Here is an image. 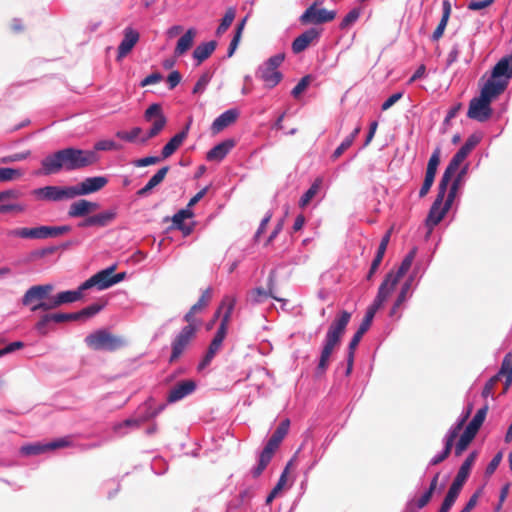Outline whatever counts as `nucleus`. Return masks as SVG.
<instances>
[{"instance_id": "nucleus-27", "label": "nucleus", "mask_w": 512, "mask_h": 512, "mask_svg": "<svg viewBox=\"0 0 512 512\" xmlns=\"http://www.w3.org/2000/svg\"><path fill=\"white\" fill-rule=\"evenodd\" d=\"M319 31L315 28H310L300 34L292 42V51L295 54L304 51L314 40L319 37Z\"/></svg>"}, {"instance_id": "nucleus-8", "label": "nucleus", "mask_w": 512, "mask_h": 512, "mask_svg": "<svg viewBox=\"0 0 512 512\" xmlns=\"http://www.w3.org/2000/svg\"><path fill=\"white\" fill-rule=\"evenodd\" d=\"M512 78V56L501 58L492 70L490 79L485 83L486 86L499 88V94H502L507 88Z\"/></svg>"}, {"instance_id": "nucleus-14", "label": "nucleus", "mask_w": 512, "mask_h": 512, "mask_svg": "<svg viewBox=\"0 0 512 512\" xmlns=\"http://www.w3.org/2000/svg\"><path fill=\"white\" fill-rule=\"evenodd\" d=\"M117 265L113 264L99 272L95 273L89 279L81 284V289L97 288V290H106L113 286L112 273L115 271Z\"/></svg>"}, {"instance_id": "nucleus-58", "label": "nucleus", "mask_w": 512, "mask_h": 512, "mask_svg": "<svg viewBox=\"0 0 512 512\" xmlns=\"http://www.w3.org/2000/svg\"><path fill=\"white\" fill-rule=\"evenodd\" d=\"M169 167L165 166L160 168L147 182V184L153 189L159 185L168 173Z\"/></svg>"}, {"instance_id": "nucleus-55", "label": "nucleus", "mask_w": 512, "mask_h": 512, "mask_svg": "<svg viewBox=\"0 0 512 512\" xmlns=\"http://www.w3.org/2000/svg\"><path fill=\"white\" fill-rule=\"evenodd\" d=\"M212 297V290L211 288H207L205 291H203L202 295L198 299V301L191 307L192 312H199L202 309H204Z\"/></svg>"}, {"instance_id": "nucleus-20", "label": "nucleus", "mask_w": 512, "mask_h": 512, "mask_svg": "<svg viewBox=\"0 0 512 512\" xmlns=\"http://www.w3.org/2000/svg\"><path fill=\"white\" fill-rule=\"evenodd\" d=\"M53 288L52 284L35 285L30 287L22 297V304L24 306H29L36 301L41 303L43 299L48 297Z\"/></svg>"}, {"instance_id": "nucleus-53", "label": "nucleus", "mask_w": 512, "mask_h": 512, "mask_svg": "<svg viewBox=\"0 0 512 512\" xmlns=\"http://www.w3.org/2000/svg\"><path fill=\"white\" fill-rule=\"evenodd\" d=\"M321 180L317 179L310 188L302 195L299 201V205L301 207H305L312 200V198L316 195L320 188Z\"/></svg>"}, {"instance_id": "nucleus-63", "label": "nucleus", "mask_w": 512, "mask_h": 512, "mask_svg": "<svg viewBox=\"0 0 512 512\" xmlns=\"http://www.w3.org/2000/svg\"><path fill=\"white\" fill-rule=\"evenodd\" d=\"M412 281H413V279L409 278L408 280H406L403 283L401 290L396 299V300H398V304H404V302L408 299V296H409L408 294L411 289Z\"/></svg>"}, {"instance_id": "nucleus-60", "label": "nucleus", "mask_w": 512, "mask_h": 512, "mask_svg": "<svg viewBox=\"0 0 512 512\" xmlns=\"http://www.w3.org/2000/svg\"><path fill=\"white\" fill-rule=\"evenodd\" d=\"M193 216V213L189 209H182L178 211L172 218L174 225L179 228L183 229L182 224L185 219L190 218Z\"/></svg>"}, {"instance_id": "nucleus-1", "label": "nucleus", "mask_w": 512, "mask_h": 512, "mask_svg": "<svg viewBox=\"0 0 512 512\" xmlns=\"http://www.w3.org/2000/svg\"><path fill=\"white\" fill-rule=\"evenodd\" d=\"M98 161V155L93 150H83L74 147H67L58 150L42 161V171L44 175H51L65 171L80 170Z\"/></svg>"}, {"instance_id": "nucleus-17", "label": "nucleus", "mask_w": 512, "mask_h": 512, "mask_svg": "<svg viewBox=\"0 0 512 512\" xmlns=\"http://www.w3.org/2000/svg\"><path fill=\"white\" fill-rule=\"evenodd\" d=\"M197 384L192 379H187L176 383L168 392L167 403L178 402L196 390Z\"/></svg>"}, {"instance_id": "nucleus-43", "label": "nucleus", "mask_w": 512, "mask_h": 512, "mask_svg": "<svg viewBox=\"0 0 512 512\" xmlns=\"http://www.w3.org/2000/svg\"><path fill=\"white\" fill-rule=\"evenodd\" d=\"M361 131V127L357 126L342 142L341 144L335 149V151L332 154L333 159L339 158L348 148L351 147L353 144L355 138L358 136V134Z\"/></svg>"}, {"instance_id": "nucleus-48", "label": "nucleus", "mask_w": 512, "mask_h": 512, "mask_svg": "<svg viewBox=\"0 0 512 512\" xmlns=\"http://www.w3.org/2000/svg\"><path fill=\"white\" fill-rule=\"evenodd\" d=\"M235 15H236V10L235 8L233 7H229L222 20H221V23L219 24L217 30H216V35L217 36H220L222 35L223 33H225L227 31V29L230 27V25L232 24V22L234 21L235 19Z\"/></svg>"}, {"instance_id": "nucleus-38", "label": "nucleus", "mask_w": 512, "mask_h": 512, "mask_svg": "<svg viewBox=\"0 0 512 512\" xmlns=\"http://www.w3.org/2000/svg\"><path fill=\"white\" fill-rule=\"evenodd\" d=\"M442 8H443V13H442L441 20H440L438 26L436 27V29L434 30L432 37H431L433 41H437L443 36V33L445 31V28L447 26V23H448L450 14H451L452 8H451L450 1L443 0Z\"/></svg>"}, {"instance_id": "nucleus-5", "label": "nucleus", "mask_w": 512, "mask_h": 512, "mask_svg": "<svg viewBox=\"0 0 512 512\" xmlns=\"http://www.w3.org/2000/svg\"><path fill=\"white\" fill-rule=\"evenodd\" d=\"M86 345L96 351H115L126 345L124 338L112 334L107 329H99L85 338Z\"/></svg>"}, {"instance_id": "nucleus-36", "label": "nucleus", "mask_w": 512, "mask_h": 512, "mask_svg": "<svg viewBox=\"0 0 512 512\" xmlns=\"http://www.w3.org/2000/svg\"><path fill=\"white\" fill-rule=\"evenodd\" d=\"M189 126H187L184 130L175 134L163 147L162 149V158L166 159L170 157L183 143L188 134Z\"/></svg>"}, {"instance_id": "nucleus-4", "label": "nucleus", "mask_w": 512, "mask_h": 512, "mask_svg": "<svg viewBox=\"0 0 512 512\" xmlns=\"http://www.w3.org/2000/svg\"><path fill=\"white\" fill-rule=\"evenodd\" d=\"M499 88L484 85L480 96L470 101L467 115L470 119L485 122L492 115L491 102L498 97Z\"/></svg>"}, {"instance_id": "nucleus-42", "label": "nucleus", "mask_w": 512, "mask_h": 512, "mask_svg": "<svg viewBox=\"0 0 512 512\" xmlns=\"http://www.w3.org/2000/svg\"><path fill=\"white\" fill-rule=\"evenodd\" d=\"M462 488L451 484L448 489V492L442 502V505L439 509V512H449L451 507L454 505L457 500Z\"/></svg>"}, {"instance_id": "nucleus-11", "label": "nucleus", "mask_w": 512, "mask_h": 512, "mask_svg": "<svg viewBox=\"0 0 512 512\" xmlns=\"http://www.w3.org/2000/svg\"><path fill=\"white\" fill-rule=\"evenodd\" d=\"M86 289H81V285L76 290H67L62 291L56 294L50 302H41L35 304L31 307V311L35 312L37 310H49L53 308H57L62 304L73 303L82 298V293Z\"/></svg>"}, {"instance_id": "nucleus-29", "label": "nucleus", "mask_w": 512, "mask_h": 512, "mask_svg": "<svg viewBox=\"0 0 512 512\" xmlns=\"http://www.w3.org/2000/svg\"><path fill=\"white\" fill-rule=\"evenodd\" d=\"M477 453L475 451L471 452L467 458L464 460L462 465L460 466L456 477L454 478L452 484L458 486L460 488L463 487L464 483L469 477L471 468L476 460Z\"/></svg>"}, {"instance_id": "nucleus-28", "label": "nucleus", "mask_w": 512, "mask_h": 512, "mask_svg": "<svg viewBox=\"0 0 512 512\" xmlns=\"http://www.w3.org/2000/svg\"><path fill=\"white\" fill-rule=\"evenodd\" d=\"M68 316L66 313H53V314H45L43 315L39 321L36 323V330L41 335H46L50 331L51 323H62L68 321Z\"/></svg>"}, {"instance_id": "nucleus-15", "label": "nucleus", "mask_w": 512, "mask_h": 512, "mask_svg": "<svg viewBox=\"0 0 512 512\" xmlns=\"http://www.w3.org/2000/svg\"><path fill=\"white\" fill-rule=\"evenodd\" d=\"M108 183L104 176H94L85 178L82 182L72 186L73 196H84L101 190Z\"/></svg>"}, {"instance_id": "nucleus-2", "label": "nucleus", "mask_w": 512, "mask_h": 512, "mask_svg": "<svg viewBox=\"0 0 512 512\" xmlns=\"http://www.w3.org/2000/svg\"><path fill=\"white\" fill-rule=\"evenodd\" d=\"M350 319L351 313L343 310L337 314L330 324L323 340L319 361L315 369L316 377H321L325 374L329 366L333 350L340 343L341 337L343 336Z\"/></svg>"}, {"instance_id": "nucleus-57", "label": "nucleus", "mask_w": 512, "mask_h": 512, "mask_svg": "<svg viewBox=\"0 0 512 512\" xmlns=\"http://www.w3.org/2000/svg\"><path fill=\"white\" fill-rule=\"evenodd\" d=\"M463 425L461 422H457L448 430L444 442L446 444H449L450 446H453L454 440L459 435L460 431L462 430Z\"/></svg>"}, {"instance_id": "nucleus-21", "label": "nucleus", "mask_w": 512, "mask_h": 512, "mask_svg": "<svg viewBox=\"0 0 512 512\" xmlns=\"http://www.w3.org/2000/svg\"><path fill=\"white\" fill-rule=\"evenodd\" d=\"M416 248H413L402 260L401 265L399 266L398 270L396 272H389L386 277L385 281L389 282L392 286L396 287L399 280L408 272V270L411 268V265L414 261V258L416 256Z\"/></svg>"}, {"instance_id": "nucleus-18", "label": "nucleus", "mask_w": 512, "mask_h": 512, "mask_svg": "<svg viewBox=\"0 0 512 512\" xmlns=\"http://www.w3.org/2000/svg\"><path fill=\"white\" fill-rule=\"evenodd\" d=\"M336 16L335 11H329L324 8L317 9L315 5L310 6L301 15L300 20L303 23L321 24L332 21Z\"/></svg>"}, {"instance_id": "nucleus-40", "label": "nucleus", "mask_w": 512, "mask_h": 512, "mask_svg": "<svg viewBox=\"0 0 512 512\" xmlns=\"http://www.w3.org/2000/svg\"><path fill=\"white\" fill-rule=\"evenodd\" d=\"M364 334H365L364 332H362L361 330L357 329V331L355 332V334L353 335V337H352V339H351V341L349 343L348 354H347V368H346V371H345V374L347 376L352 371L353 362H354V352H355V349L358 346V344L361 341V339H362Z\"/></svg>"}, {"instance_id": "nucleus-44", "label": "nucleus", "mask_w": 512, "mask_h": 512, "mask_svg": "<svg viewBox=\"0 0 512 512\" xmlns=\"http://www.w3.org/2000/svg\"><path fill=\"white\" fill-rule=\"evenodd\" d=\"M145 421V419L142 418H130L126 419L123 422H120L118 424H115L113 429L114 432L117 433L120 436H123L127 433V431H124V429H136L139 428L142 424V422Z\"/></svg>"}, {"instance_id": "nucleus-56", "label": "nucleus", "mask_w": 512, "mask_h": 512, "mask_svg": "<svg viewBox=\"0 0 512 512\" xmlns=\"http://www.w3.org/2000/svg\"><path fill=\"white\" fill-rule=\"evenodd\" d=\"M361 11L358 8H353L350 10L346 16L343 18L340 24L341 29L349 28L351 25H353L358 18L360 17Z\"/></svg>"}, {"instance_id": "nucleus-22", "label": "nucleus", "mask_w": 512, "mask_h": 512, "mask_svg": "<svg viewBox=\"0 0 512 512\" xmlns=\"http://www.w3.org/2000/svg\"><path fill=\"white\" fill-rule=\"evenodd\" d=\"M116 215L117 213L115 209L105 210L101 213L87 217L85 220L80 222L78 226L82 228L91 226L105 227L116 218Z\"/></svg>"}, {"instance_id": "nucleus-50", "label": "nucleus", "mask_w": 512, "mask_h": 512, "mask_svg": "<svg viewBox=\"0 0 512 512\" xmlns=\"http://www.w3.org/2000/svg\"><path fill=\"white\" fill-rule=\"evenodd\" d=\"M475 434L469 432L467 429L464 430L455 446V455L460 456L468 447L470 442L474 439Z\"/></svg>"}, {"instance_id": "nucleus-30", "label": "nucleus", "mask_w": 512, "mask_h": 512, "mask_svg": "<svg viewBox=\"0 0 512 512\" xmlns=\"http://www.w3.org/2000/svg\"><path fill=\"white\" fill-rule=\"evenodd\" d=\"M394 289V286H392L389 282L383 280L378 289L377 296L375 297L373 303L369 306L367 311L373 312V314L375 315L376 312L383 305V303L388 299V297L390 296Z\"/></svg>"}, {"instance_id": "nucleus-26", "label": "nucleus", "mask_w": 512, "mask_h": 512, "mask_svg": "<svg viewBox=\"0 0 512 512\" xmlns=\"http://www.w3.org/2000/svg\"><path fill=\"white\" fill-rule=\"evenodd\" d=\"M465 159L466 157L459 151L454 154L440 180L439 187H442V190L447 189L451 177L459 170L460 165Z\"/></svg>"}, {"instance_id": "nucleus-54", "label": "nucleus", "mask_w": 512, "mask_h": 512, "mask_svg": "<svg viewBox=\"0 0 512 512\" xmlns=\"http://www.w3.org/2000/svg\"><path fill=\"white\" fill-rule=\"evenodd\" d=\"M292 460L288 463V465L286 466L284 472L281 474L276 486L272 489V491L269 493V495L267 496L266 498V503L267 504H270L273 499L277 496L278 492L282 489V487L285 485L286 483V475H287V470L291 464Z\"/></svg>"}, {"instance_id": "nucleus-23", "label": "nucleus", "mask_w": 512, "mask_h": 512, "mask_svg": "<svg viewBox=\"0 0 512 512\" xmlns=\"http://www.w3.org/2000/svg\"><path fill=\"white\" fill-rule=\"evenodd\" d=\"M98 208L99 204L96 202H91L86 199H79L69 206L68 216L70 218L85 217Z\"/></svg>"}, {"instance_id": "nucleus-6", "label": "nucleus", "mask_w": 512, "mask_h": 512, "mask_svg": "<svg viewBox=\"0 0 512 512\" xmlns=\"http://www.w3.org/2000/svg\"><path fill=\"white\" fill-rule=\"evenodd\" d=\"M235 304L236 298L234 296L227 295L223 298L221 305L216 312V316H218L221 312H223V316L221 319V323L216 331V334L214 335L208 347V350H210L211 353H217L222 346V343L226 336L227 326L230 321V317L234 310Z\"/></svg>"}, {"instance_id": "nucleus-19", "label": "nucleus", "mask_w": 512, "mask_h": 512, "mask_svg": "<svg viewBox=\"0 0 512 512\" xmlns=\"http://www.w3.org/2000/svg\"><path fill=\"white\" fill-rule=\"evenodd\" d=\"M21 197V192L16 189H9L0 192V214L9 212H23L26 207L18 203H10Z\"/></svg>"}, {"instance_id": "nucleus-16", "label": "nucleus", "mask_w": 512, "mask_h": 512, "mask_svg": "<svg viewBox=\"0 0 512 512\" xmlns=\"http://www.w3.org/2000/svg\"><path fill=\"white\" fill-rule=\"evenodd\" d=\"M70 445V441L68 437H63L56 439L54 441L48 443H34L28 444L21 447V453L23 455H39L45 453L50 450H55L63 447H67Z\"/></svg>"}, {"instance_id": "nucleus-31", "label": "nucleus", "mask_w": 512, "mask_h": 512, "mask_svg": "<svg viewBox=\"0 0 512 512\" xmlns=\"http://www.w3.org/2000/svg\"><path fill=\"white\" fill-rule=\"evenodd\" d=\"M9 235L23 239H47L45 226H38L33 228H16L11 230Z\"/></svg>"}, {"instance_id": "nucleus-33", "label": "nucleus", "mask_w": 512, "mask_h": 512, "mask_svg": "<svg viewBox=\"0 0 512 512\" xmlns=\"http://www.w3.org/2000/svg\"><path fill=\"white\" fill-rule=\"evenodd\" d=\"M233 147L234 142L232 140H225L210 149L206 155V159L208 161L220 162L227 156Z\"/></svg>"}, {"instance_id": "nucleus-62", "label": "nucleus", "mask_w": 512, "mask_h": 512, "mask_svg": "<svg viewBox=\"0 0 512 512\" xmlns=\"http://www.w3.org/2000/svg\"><path fill=\"white\" fill-rule=\"evenodd\" d=\"M452 446L444 442V448L441 452L437 453L431 460L430 465H437L443 462L450 454Z\"/></svg>"}, {"instance_id": "nucleus-24", "label": "nucleus", "mask_w": 512, "mask_h": 512, "mask_svg": "<svg viewBox=\"0 0 512 512\" xmlns=\"http://www.w3.org/2000/svg\"><path fill=\"white\" fill-rule=\"evenodd\" d=\"M139 37V33L135 29L131 27L124 29V37L118 46V60L130 53V51L138 42Z\"/></svg>"}, {"instance_id": "nucleus-37", "label": "nucleus", "mask_w": 512, "mask_h": 512, "mask_svg": "<svg viewBox=\"0 0 512 512\" xmlns=\"http://www.w3.org/2000/svg\"><path fill=\"white\" fill-rule=\"evenodd\" d=\"M216 46L217 43L213 40L199 44L193 51V58L196 60V64L200 65L209 58L216 49Z\"/></svg>"}, {"instance_id": "nucleus-46", "label": "nucleus", "mask_w": 512, "mask_h": 512, "mask_svg": "<svg viewBox=\"0 0 512 512\" xmlns=\"http://www.w3.org/2000/svg\"><path fill=\"white\" fill-rule=\"evenodd\" d=\"M270 297L274 298L277 301H285L284 299L272 295L271 290L267 291L263 288H255L250 293L251 301L256 304L263 303Z\"/></svg>"}, {"instance_id": "nucleus-51", "label": "nucleus", "mask_w": 512, "mask_h": 512, "mask_svg": "<svg viewBox=\"0 0 512 512\" xmlns=\"http://www.w3.org/2000/svg\"><path fill=\"white\" fill-rule=\"evenodd\" d=\"M440 156H441V149L439 147H437L433 151V153L428 161L425 175L435 177L436 172H437V167L440 163Z\"/></svg>"}, {"instance_id": "nucleus-34", "label": "nucleus", "mask_w": 512, "mask_h": 512, "mask_svg": "<svg viewBox=\"0 0 512 512\" xmlns=\"http://www.w3.org/2000/svg\"><path fill=\"white\" fill-rule=\"evenodd\" d=\"M197 31L195 28H189L177 41L174 54L176 57L182 56L193 46Z\"/></svg>"}, {"instance_id": "nucleus-13", "label": "nucleus", "mask_w": 512, "mask_h": 512, "mask_svg": "<svg viewBox=\"0 0 512 512\" xmlns=\"http://www.w3.org/2000/svg\"><path fill=\"white\" fill-rule=\"evenodd\" d=\"M33 194L38 199L54 202L74 198L72 186H45L35 189Z\"/></svg>"}, {"instance_id": "nucleus-45", "label": "nucleus", "mask_w": 512, "mask_h": 512, "mask_svg": "<svg viewBox=\"0 0 512 512\" xmlns=\"http://www.w3.org/2000/svg\"><path fill=\"white\" fill-rule=\"evenodd\" d=\"M438 479H439V473L435 474L434 477L432 478L431 482H430V485H429V488L420 496V498L417 500V507L419 509L423 508L424 506L427 505V503L430 501L436 487H437V484H438Z\"/></svg>"}, {"instance_id": "nucleus-47", "label": "nucleus", "mask_w": 512, "mask_h": 512, "mask_svg": "<svg viewBox=\"0 0 512 512\" xmlns=\"http://www.w3.org/2000/svg\"><path fill=\"white\" fill-rule=\"evenodd\" d=\"M487 413V407L479 409L472 420L467 425L466 429L476 435L479 428L482 426Z\"/></svg>"}, {"instance_id": "nucleus-32", "label": "nucleus", "mask_w": 512, "mask_h": 512, "mask_svg": "<svg viewBox=\"0 0 512 512\" xmlns=\"http://www.w3.org/2000/svg\"><path fill=\"white\" fill-rule=\"evenodd\" d=\"M238 117V111L235 109H229L220 114L212 123L211 129L214 133H219L226 127L236 121Z\"/></svg>"}, {"instance_id": "nucleus-52", "label": "nucleus", "mask_w": 512, "mask_h": 512, "mask_svg": "<svg viewBox=\"0 0 512 512\" xmlns=\"http://www.w3.org/2000/svg\"><path fill=\"white\" fill-rule=\"evenodd\" d=\"M481 137L477 134L470 135L465 143L458 150L462 153L466 158L471 153V151L480 143Z\"/></svg>"}, {"instance_id": "nucleus-49", "label": "nucleus", "mask_w": 512, "mask_h": 512, "mask_svg": "<svg viewBox=\"0 0 512 512\" xmlns=\"http://www.w3.org/2000/svg\"><path fill=\"white\" fill-rule=\"evenodd\" d=\"M142 133V129L140 127H134L130 131H117L116 137L129 142V143H135L139 142Z\"/></svg>"}, {"instance_id": "nucleus-61", "label": "nucleus", "mask_w": 512, "mask_h": 512, "mask_svg": "<svg viewBox=\"0 0 512 512\" xmlns=\"http://www.w3.org/2000/svg\"><path fill=\"white\" fill-rule=\"evenodd\" d=\"M96 151H112V150H118L119 147L113 140H100L98 141L94 146Z\"/></svg>"}, {"instance_id": "nucleus-10", "label": "nucleus", "mask_w": 512, "mask_h": 512, "mask_svg": "<svg viewBox=\"0 0 512 512\" xmlns=\"http://www.w3.org/2000/svg\"><path fill=\"white\" fill-rule=\"evenodd\" d=\"M196 332L197 325L188 324L175 335L171 342V355L169 357V363H174L181 357L192 340L195 338Z\"/></svg>"}, {"instance_id": "nucleus-64", "label": "nucleus", "mask_w": 512, "mask_h": 512, "mask_svg": "<svg viewBox=\"0 0 512 512\" xmlns=\"http://www.w3.org/2000/svg\"><path fill=\"white\" fill-rule=\"evenodd\" d=\"M310 83V77L304 76L301 80L296 84V86L292 89L291 94L293 97L297 98L301 95L302 92L306 90Z\"/></svg>"}, {"instance_id": "nucleus-3", "label": "nucleus", "mask_w": 512, "mask_h": 512, "mask_svg": "<svg viewBox=\"0 0 512 512\" xmlns=\"http://www.w3.org/2000/svg\"><path fill=\"white\" fill-rule=\"evenodd\" d=\"M467 170H468V165H465L458 172L456 178L452 182V185L450 187V190L448 192L445 202H443V200H444V196L446 193V189L442 190V187H439L437 197L434 200V202L429 210V213L427 215V218L425 220V226L428 229L426 237L430 236L434 227L437 226L442 221V219L445 217L446 213L450 209V207L456 197V194H457L458 188L461 184V181H462L464 175L467 173Z\"/></svg>"}, {"instance_id": "nucleus-25", "label": "nucleus", "mask_w": 512, "mask_h": 512, "mask_svg": "<svg viewBox=\"0 0 512 512\" xmlns=\"http://www.w3.org/2000/svg\"><path fill=\"white\" fill-rule=\"evenodd\" d=\"M465 159L466 157L459 151L454 154L440 180L439 187H442V190L447 189L451 177L459 170L460 165Z\"/></svg>"}, {"instance_id": "nucleus-41", "label": "nucleus", "mask_w": 512, "mask_h": 512, "mask_svg": "<svg viewBox=\"0 0 512 512\" xmlns=\"http://www.w3.org/2000/svg\"><path fill=\"white\" fill-rule=\"evenodd\" d=\"M274 452L270 448H265L261 451L258 458L257 465L251 470L253 477H258L265 470L267 465L270 463Z\"/></svg>"}, {"instance_id": "nucleus-59", "label": "nucleus", "mask_w": 512, "mask_h": 512, "mask_svg": "<svg viewBox=\"0 0 512 512\" xmlns=\"http://www.w3.org/2000/svg\"><path fill=\"white\" fill-rule=\"evenodd\" d=\"M19 176H21V172L17 169L8 167L0 168V182L10 181Z\"/></svg>"}, {"instance_id": "nucleus-35", "label": "nucleus", "mask_w": 512, "mask_h": 512, "mask_svg": "<svg viewBox=\"0 0 512 512\" xmlns=\"http://www.w3.org/2000/svg\"><path fill=\"white\" fill-rule=\"evenodd\" d=\"M290 426L289 419L283 420L277 429L274 431L273 435L270 437L268 442L265 445V448H270L271 451L275 452V450L278 448L286 434L288 433Z\"/></svg>"}, {"instance_id": "nucleus-9", "label": "nucleus", "mask_w": 512, "mask_h": 512, "mask_svg": "<svg viewBox=\"0 0 512 512\" xmlns=\"http://www.w3.org/2000/svg\"><path fill=\"white\" fill-rule=\"evenodd\" d=\"M144 119L151 122V128L146 134L142 135L139 143L144 144L149 139L156 137L166 126L167 119L162 111V107L158 103L151 104L144 112Z\"/></svg>"}, {"instance_id": "nucleus-39", "label": "nucleus", "mask_w": 512, "mask_h": 512, "mask_svg": "<svg viewBox=\"0 0 512 512\" xmlns=\"http://www.w3.org/2000/svg\"><path fill=\"white\" fill-rule=\"evenodd\" d=\"M103 306L97 303L91 304L82 310L74 313H66V315L69 317L68 321H77L80 319H87L90 318L97 313H99L102 310Z\"/></svg>"}, {"instance_id": "nucleus-7", "label": "nucleus", "mask_w": 512, "mask_h": 512, "mask_svg": "<svg viewBox=\"0 0 512 512\" xmlns=\"http://www.w3.org/2000/svg\"><path fill=\"white\" fill-rule=\"evenodd\" d=\"M285 55L276 54L265 61L257 70V76L265 83L267 88H273L282 80V73L278 70L283 63Z\"/></svg>"}, {"instance_id": "nucleus-12", "label": "nucleus", "mask_w": 512, "mask_h": 512, "mask_svg": "<svg viewBox=\"0 0 512 512\" xmlns=\"http://www.w3.org/2000/svg\"><path fill=\"white\" fill-rule=\"evenodd\" d=\"M505 377V388L506 391L512 384V352L505 355L501 368L496 375L491 377L485 384L482 394L484 397H488L492 394L495 383L501 378Z\"/></svg>"}]
</instances>
